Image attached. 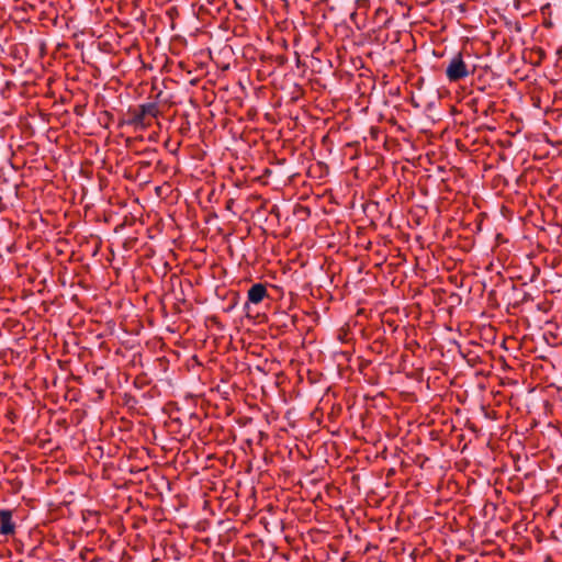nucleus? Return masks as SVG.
<instances>
[{
	"label": "nucleus",
	"mask_w": 562,
	"mask_h": 562,
	"mask_svg": "<svg viewBox=\"0 0 562 562\" xmlns=\"http://www.w3.org/2000/svg\"><path fill=\"white\" fill-rule=\"evenodd\" d=\"M159 113L158 106L156 103H146L139 106V112L134 115L133 123L135 125H140L143 127L146 126L145 117L151 116L156 117Z\"/></svg>",
	"instance_id": "f03ea898"
},
{
	"label": "nucleus",
	"mask_w": 562,
	"mask_h": 562,
	"mask_svg": "<svg viewBox=\"0 0 562 562\" xmlns=\"http://www.w3.org/2000/svg\"><path fill=\"white\" fill-rule=\"evenodd\" d=\"M470 74L471 71L469 70L468 65L463 60L462 55L458 53L454 56H452L446 68V76L448 80L451 82H456L467 78Z\"/></svg>",
	"instance_id": "f257e3e1"
},
{
	"label": "nucleus",
	"mask_w": 562,
	"mask_h": 562,
	"mask_svg": "<svg viewBox=\"0 0 562 562\" xmlns=\"http://www.w3.org/2000/svg\"><path fill=\"white\" fill-rule=\"evenodd\" d=\"M92 562H95V561H92Z\"/></svg>",
	"instance_id": "39448f33"
},
{
	"label": "nucleus",
	"mask_w": 562,
	"mask_h": 562,
	"mask_svg": "<svg viewBox=\"0 0 562 562\" xmlns=\"http://www.w3.org/2000/svg\"><path fill=\"white\" fill-rule=\"evenodd\" d=\"M14 532V524L11 519V513L9 510L0 512V535H11Z\"/></svg>",
	"instance_id": "20e7f679"
},
{
	"label": "nucleus",
	"mask_w": 562,
	"mask_h": 562,
	"mask_svg": "<svg viewBox=\"0 0 562 562\" xmlns=\"http://www.w3.org/2000/svg\"><path fill=\"white\" fill-rule=\"evenodd\" d=\"M267 294L266 286L261 283H256L248 290V301L254 304H258L267 296Z\"/></svg>",
	"instance_id": "7ed1b4c3"
}]
</instances>
